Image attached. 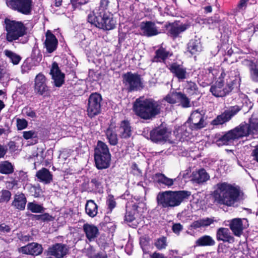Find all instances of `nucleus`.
<instances>
[{
  "instance_id": "62",
  "label": "nucleus",
  "mask_w": 258,
  "mask_h": 258,
  "mask_svg": "<svg viewBox=\"0 0 258 258\" xmlns=\"http://www.w3.org/2000/svg\"><path fill=\"white\" fill-rule=\"evenodd\" d=\"M150 258H167L163 253L154 252L150 255Z\"/></svg>"
},
{
  "instance_id": "6",
  "label": "nucleus",
  "mask_w": 258,
  "mask_h": 258,
  "mask_svg": "<svg viewBox=\"0 0 258 258\" xmlns=\"http://www.w3.org/2000/svg\"><path fill=\"white\" fill-rule=\"evenodd\" d=\"M88 21L96 27L104 30L113 29L116 26V21L114 19L113 14L107 13L100 16H95L94 14H89Z\"/></svg>"
},
{
  "instance_id": "45",
  "label": "nucleus",
  "mask_w": 258,
  "mask_h": 258,
  "mask_svg": "<svg viewBox=\"0 0 258 258\" xmlns=\"http://www.w3.org/2000/svg\"><path fill=\"white\" fill-rule=\"evenodd\" d=\"M49 151H47V152L45 153L44 155V151L43 149H37L36 152L33 154V156L34 157H36L38 162L41 163L45 159L46 154L47 153H49Z\"/></svg>"
},
{
  "instance_id": "38",
  "label": "nucleus",
  "mask_w": 258,
  "mask_h": 258,
  "mask_svg": "<svg viewBox=\"0 0 258 258\" xmlns=\"http://www.w3.org/2000/svg\"><path fill=\"white\" fill-rule=\"evenodd\" d=\"M14 172V166L8 161L0 162V173L9 174Z\"/></svg>"
},
{
  "instance_id": "16",
  "label": "nucleus",
  "mask_w": 258,
  "mask_h": 258,
  "mask_svg": "<svg viewBox=\"0 0 258 258\" xmlns=\"http://www.w3.org/2000/svg\"><path fill=\"white\" fill-rule=\"evenodd\" d=\"M165 27L167 30L168 35L173 38H176L180 33L188 29L189 25L187 23L173 22L167 24Z\"/></svg>"
},
{
  "instance_id": "32",
  "label": "nucleus",
  "mask_w": 258,
  "mask_h": 258,
  "mask_svg": "<svg viewBox=\"0 0 258 258\" xmlns=\"http://www.w3.org/2000/svg\"><path fill=\"white\" fill-rule=\"evenodd\" d=\"M27 199L24 194L21 193L16 194L12 205L20 210H24L25 208Z\"/></svg>"
},
{
  "instance_id": "26",
  "label": "nucleus",
  "mask_w": 258,
  "mask_h": 258,
  "mask_svg": "<svg viewBox=\"0 0 258 258\" xmlns=\"http://www.w3.org/2000/svg\"><path fill=\"white\" fill-rule=\"evenodd\" d=\"M107 176L99 172L96 176L91 179V183L99 191H102L104 185L106 183Z\"/></svg>"
},
{
  "instance_id": "48",
  "label": "nucleus",
  "mask_w": 258,
  "mask_h": 258,
  "mask_svg": "<svg viewBox=\"0 0 258 258\" xmlns=\"http://www.w3.org/2000/svg\"><path fill=\"white\" fill-rule=\"evenodd\" d=\"M196 245L197 246H203L210 245V236H204L199 238L196 241Z\"/></svg>"
},
{
  "instance_id": "25",
  "label": "nucleus",
  "mask_w": 258,
  "mask_h": 258,
  "mask_svg": "<svg viewBox=\"0 0 258 258\" xmlns=\"http://www.w3.org/2000/svg\"><path fill=\"white\" fill-rule=\"evenodd\" d=\"M38 180L44 184H49L53 180V175L49 170L45 168L39 170L36 173Z\"/></svg>"
},
{
  "instance_id": "37",
  "label": "nucleus",
  "mask_w": 258,
  "mask_h": 258,
  "mask_svg": "<svg viewBox=\"0 0 258 258\" xmlns=\"http://www.w3.org/2000/svg\"><path fill=\"white\" fill-rule=\"evenodd\" d=\"M85 212L91 217H94L98 213V206L93 200H89L85 206Z\"/></svg>"
},
{
  "instance_id": "36",
  "label": "nucleus",
  "mask_w": 258,
  "mask_h": 258,
  "mask_svg": "<svg viewBox=\"0 0 258 258\" xmlns=\"http://www.w3.org/2000/svg\"><path fill=\"white\" fill-rule=\"evenodd\" d=\"M109 3V0H100L98 7H96L93 13L90 14H94L95 16H100V15L109 13L107 11Z\"/></svg>"
},
{
  "instance_id": "52",
  "label": "nucleus",
  "mask_w": 258,
  "mask_h": 258,
  "mask_svg": "<svg viewBox=\"0 0 258 258\" xmlns=\"http://www.w3.org/2000/svg\"><path fill=\"white\" fill-rule=\"evenodd\" d=\"M22 112L26 115L31 118H36L37 117L36 112L31 108L24 107L22 110Z\"/></svg>"
},
{
  "instance_id": "23",
  "label": "nucleus",
  "mask_w": 258,
  "mask_h": 258,
  "mask_svg": "<svg viewBox=\"0 0 258 258\" xmlns=\"http://www.w3.org/2000/svg\"><path fill=\"white\" fill-rule=\"evenodd\" d=\"M154 181L157 182L159 185L170 188L172 187L174 182L176 181V178H170L167 177L165 174L161 173H157L153 176Z\"/></svg>"
},
{
  "instance_id": "27",
  "label": "nucleus",
  "mask_w": 258,
  "mask_h": 258,
  "mask_svg": "<svg viewBox=\"0 0 258 258\" xmlns=\"http://www.w3.org/2000/svg\"><path fill=\"white\" fill-rule=\"evenodd\" d=\"M209 178L208 174L204 169L193 171L190 175L191 180L195 183H201L206 181Z\"/></svg>"
},
{
  "instance_id": "31",
  "label": "nucleus",
  "mask_w": 258,
  "mask_h": 258,
  "mask_svg": "<svg viewBox=\"0 0 258 258\" xmlns=\"http://www.w3.org/2000/svg\"><path fill=\"white\" fill-rule=\"evenodd\" d=\"M172 55L169 51L165 48L160 47L155 51V55L152 59L153 62H163L169 56Z\"/></svg>"
},
{
  "instance_id": "44",
  "label": "nucleus",
  "mask_w": 258,
  "mask_h": 258,
  "mask_svg": "<svg viewBox=\"0 0 258 258\" xmlns=\"http://www.w3.org/2000/svg\"><path fill=\"white\" fill-rule=\"evenodd\" d=\"M178 103H179V105H181L183 108H188L191 106L189 99L181 92L179 93Z\"/></svg>"
},
{
  "instance_id": "46",
  "label": "nucleus",
  "mask_w": 258,
  "mask_h": 258,
  "mask_svg": "<svg viewBox=\"0 0 258 258\" xmlns=\"http://www.w3.org/2000/svg\"><path fill=\"white\" fill-rule=\"evenodd\" d=\"M31 57L36 62H39L41 60L42 54L38 48L34 47L33 48Z\"/></svg>"
},
{
  "instance_id": "17",
  "label": "nucleus",
  "mask_w": 258,
  "mask_h": 258,
  "mask_svg": "<svg viewBox=\"0 0 258 258\" xmlns=\"http://www.w3.org/2000/svg\"><path fill=\"white\" fill-rule=\"evenodd\" d=\"M168 68L173 76L179 81H183L187 78L186 68L182 64L173 62L169 64Z\"/></svg>"
},
{
  "instance_id": "60",
  "label": "nucleus",
  "mask_w": 258,
  "mask_h": 258,
  "mask_svg": "<svg viewBox=\"0 0 258 258\" xmlns=\"http://www.w3.org/2000/svg\"><path fill=\"white\" fill-rule=\"evenodd\" d=\"M248 1V0H240L237 6V8L238 10H241L245 9Z\"/></svg>"
},
{
  "instance_id": "28",
  "label": "nucleus",
  "mask_w": 258,
  "mask_h": 258,
  "mask_svg": "<svg viewBox=\"0 0 258 258\" xmlns=\"http://www.w3.org/2000/svg\"><path fill=\"white\" fill-rule=\"evenodd\" d=\"M116 127L114 123H111L106 131L105 134L108 142L111 145L115 146L118 143Z\"/></svg>"
},
{
  "instance_id": "29",
  "label": "nucleus",
  "mask_w": 258,
  "mask_h": 258,
  "mask_svg": "<svg viewBox=\"0 0 258 258\" xmlns=\"http://www.w3.org/2000/svg\"><path fill=\"white\" fill-rule=\"evenodd\" d=\"M83 230L90 241L94 240L99 234L98 228L94 225L85 224L83 225Z\"/></svg>"
},
{
  "instance_id": "61",
  "label": "nucleus",
  "mask_w": 258,
  "mask_h": 258,
  "mask_svg": "<svg viewBox=\"0 0 258 258\" xmlns=\"http://www.w3.org/2000/svg\"><path fill=\"white\" fill-rule=\"evenodd\" d=\"M199 222H200V225H201V227L208 226L210 225V219L209 218L200 219Z\"/></svg>"
},
{
  "instance_id": "8",
  "label": "nucleus",
  "mask_w": 258,
  "mask_h": 258,
  "mask_svg": "<svg viewBox=\"0 0 258 258\" xmlns=\"http://www.w3.org/2000/svg\"><path fill=\"white\" fill-rule=\"evenodd\" d=\"M247 125H241V123L233 130H231L223 135L219 140L223 145H228L234 140L243 137L247 136Z\"/></svg>"
},
{
  "instance_id": "57",
  "label": "nucleus",
  "mask_w": 258,
  "mask_h": 258,
  "mask_svg": "<svg viewBox=\"0 0 258 258\" xmlns=\"http://www.w3.org/2000/svg\"><path fill=\"white\" fill-rule=\"evenodd\" d=\"M90 0H71L72 5L75 7H77L82 5L87 4Z\"/></svg>"
},
{
  "instance_id": "5",
  "label": "nucleus",
  "mask_w": 258,
  "mask_h": 258,
  "mask_svg": "<svg viewBox=\"0 0 258 258\" xmlns=\"http://www.w3.org/2000/svg\"><path fill=\"white\" fill-rule=\"evenodd\" d=\"M94 160L98 169L107 168L110 166L111 155L107 146L99 141L95 149Z\"/></svg>"
},
{
  "instance_id": "2",
  "label": "nucleus",
  "mask_w": 258,
  "mask_h": 258,
  "mask_svg": "<svg viewBox=\"0 0 258 258\" xmlns=\"http://www.w3.org/2000/svg\"><path fill=\"white\" fill-rule=\"evenodd\" d=\"M135 114L144 119H152L160 114L161 103L151 98L140 97L135 101L133 106Z\"/></svg>"
},
{
  "instance_id": "41",
  "label": "nucleus",
  "mask_w": 258,
  "mask_h": 258,
  "mask_svg": "<svg viewBox=\"0 0 258 258\" xmlns=\"http://www.w3.org/2000/svg\"><path fill=\"white\" fill-rule=\"evenodd\" d=\"M241 125H247V136L250 134L256 135L258 137V120L254 122H251L249 124L245 122L242 123Z\"/></svg>"
},
{
  "instance_id": "34",
  "label": "nucleus",
  "mask_w": 258,
  "mask_h": 258,
  "mask_svg": "<svg viewBox=\"0 0 258 258\" xmlns=\"http://www.w3.org/2000/svg\"><path fill=\"white\" fill-rule=\"evenodd\" d=\"M187 50L192 54H195L202 50L200 40L195 38L191 39L187 44Z\"/></svg>"
},
{
  "instance_id": "20",
  "label": "nucleus",
  "mask_w": 258,
  "mask_h": 258,
  "mask_svg": "<svg viewBox=\"0 0 258 258\" xmlns=\"http://www.w3.org/2000/svg\"><path fill=\"white\" fill-rule=\"evenodd\" d=\"M48 254L56 258H62L68 253V249L65 244L56 243L48 249Z\"/></svg>"
},
{
  "instance_id": "11",
  "label": "nucleus",
  "mask_w": 258,
  "mask_h": 258,
  "mask_svg": "<svg viewBox=\"0 0 258 258\" xmlns=\"http://www.w3.org/2000/svg\"><path fill=\"white\" fill-rule=\"evenodd\" d=\"M123 83L128 91H137L143 88L141 78L137 74L128 72L122 76Z\"/></svg>"
},
{
  "instance_id": "3",
  "label": "nucleus",
  "mask_w": 258,
  "mask_h": 258,
  "mask_svg": "<svg viewBox=\"0 0 258 258\" xmlns=\"http://www.w3.org/2000/svg\"><path fill=\"white\" fill-rule=\"evenodd\" d=\"M191 192L186 190H166L159 192L156 197L158 206L169 209L178 206L184 200L188 199Z\"/></svg>"
},
{
  "instance_id": "19",
  "label": "nucleus",
  "mask_w": 258,
  "mask_h": 258,
  "mask_svg": "<svg viewBox=\"0 0 258 258\" xmlns=\"http://www.w3.org/2000/svg\"><path fill=\"white\" fill-rule=\"evenodd\" d=\"M50 74L55 86L59 87L63 84L64 74L61 72L56 62L52 64Z\"/></svg>"
},
{
  "instance_id": "42",
  "label": "nucleus",
  "mask_w": 258,
  "mask_h": 258,
  "mask_svg": "<svg viewBox=\"0 0 258 258\" xmlns=\"http://www.w3.org/2000/svg\"><path fill=\"white\" fill-rule=\"evenodd\" d=\"M180 92H170L163 99L169 104H174L178 103V100Z\"/></svg>"
},
{
  "instance_id": "55",
  "label": "nucleus",
  "mask_w": 258,
  "mask_h": 258,
  "mask_svg": "<svg viewBox=\"0 0 258 258\" xmlns=\"http://www.w3.org/2000/svg\"><path fill=\"white\" fill-rule=\"evenodd\" d=\"M187 89L188 92L190 94H196L197 92V85L192 82L188 83Z\"/></svg>"
},
{
  "instance_id": "40",
  "label": "nucleus",
  "mask_w": 258,
  "mask_h": 258,
  "mask_svg": "<svg viewBox=\"0 0 258 258\" xmlns=\"http://www.w3.org/2000/svg\"><path fill=\"white\" fill-rule=\"evenodd\" d=\"M5 55L9 59L10 61L14 65L18 64L21 60V57L11 50L6 49L4 52Z\"/></svg>"
},
{
  "instance_id": "35",
  "label": "nucleus",
  "mask_w": 258,
  "mask_h": 258,
  "mask_svg": "<svg viewBox=\"0 0 258 258\" xmlns=\"http://www.w3.org/2000/svg\"><path fill=\"white\" fill-rule=\"evenodd\" d=\"M217 237L218 240L224 242L232 243L234 242V238L230 235L229 230L227 228H222L218 230L217 233Z\"/></svg>"
},
{
  "instance_id": "9",
  "label": "nucleus",
  "mask_w": 258,
  "mask_h": 258,
  "mask_svg": "<svg viewBox=\"0 0 258 258\" xmlns=\"http://www.w3.org/2000/svg\"><path fill=\"white\" fill-rule=\"evenodd\" d=\"M101 95L97 93H92L88 98L87 113L89 117L92 118L101 112Z\"/></svg>"
},
{
  "instance_id": "54",
  "label": "nucleus",
  "mask_w": 258,
  "mask_h": 258,
  "mask_svg": "<svg viewBox=\"0 0 258 258\" xmlns=\"http://www.w3.org/2000/svg\"><path fill=\"white\" fill-rule=\"evenodd\" d=\"M107 205L110 211L116 206V202L112 195H109L107 200Z\"/></svg>"
},
{
  "instance_id": "47",
  "label": "nucleus",
  "mask_w": 258,
  "mask_h": 258,
  "mask_svg": "<svg viewBox=\"0 0 258 258\" xmlns=\"http://www.w3.org/2000/svg\"><path fill=\"white\" fill-rule=\"evenodd\" d=\"M11 197V193L8 190H3L0 196V203L8 202Z\"/></svg>"
},
{
  "instance_id": "15",
  "label": "nucleus",
  "mask_w": 258,
  "mask_h": 258,
  "mask_svg": "<svg viewBox=\"0 0 258 258\" xmlns=\"http://www.w3.org/2000/svg\"><path fill=\"white\" fill-rule=\"evenodd\" d=\"M240 110V107L237 105L232 106L228 109L225 110L222 114L218 115L214 119L211 124L217 125L223 124V123L229 121L233 116L236 115L237 112Z\"/></svg>"
},
{
  "instance_id": "24",
  "label": "nucleus",
  "mask_w": 258,
  "mask_h": 258,
  "mask_svg": "<svg viewBox=\"0 0 258 258\" xmlns=\"http://www.w3.org/2000/svg\"><path fill=\"white\" fill-rule=\"evenodd\" d=\"M45 47L48 53H52L57 48L58 41L55 36L50 31H47L45 35Z\"/></svg>"
},
{
  "instance_id": "13",
  "label": "nucleus",
  "mask_w": 258,
  "mask_h": 258,
  "mask_svg": "<svg viewBox=\"0 0 258 258\" xmlns=\"http://www.w3.org/2000/svg\"><path fill=\"white\" fill-rule=\"evenodd\" d=\"M7 5L13 10L25 15H29L32 10L33 0H8Z\"/></svg>"
},
{
  "instance_id": "51",
  "label": "nucleus",
  "mask_w": 258,
  "mask_h": 258,
  "mask_svg": "<svg viewBox=\"0 0 258 258\" xmlns=\"http://www.w3.org/2000/svg\"><path fill=\"white\" fill-rule=\"evenodd\" d=\"M155 245L157 248L159 250L165 248L167 246L166 238L162 237L158 239L155 242Z\"/></svg>"
},
{
  "instance_id": "59",
  "label": "nucleus",
  "mask_w": 258,
  "mask_h": 258,
  "mask_svg": "<svg viewBox=\"0 0 258 258\" xmlns=\"http://www.w3.org/2000/svg\"><path fill=\"white\" fill-rule=\"evenodd\" d=\"M53 220V217L49 215L48 213H44L41 214V221L42 222H48Z\"/></svg>"
},
{
  "instance_id": "21",
  "label": "nucleus",
  "mask_w": 258,
  "mask_h": 258,
  "mask_svg": "<svg viewBox=\"0 0 258 258\" xmlns=\"http://www.w3.org/2000/svg\"><path fill=\"white\" fill-rule=\"evenodd\" d=\"M243 66L249 68L251 80L258 82V61L254 60L244 59L241 61Z\"/></svg>"
},
{
  "instance_id": "12",
  "label": "nucleus",
  "mask_w": 258,
  "mask_h": 258,
  "mask_svg": "<svg viewBox=\"0 0 258 258\" xmlns=\"http://www.w3.org/2000/svg\"><path fill=\"white\" fill-rule=\"evenodd\" d=\"M171 135V132L162 125L150 132V139L154 143H164L169 139Z\"/></svg>"
},
{
  "instance_id": "7",
  "label": "nucleus",
  "mask_w": 258,
  "mask_h": 258,
  "mask_svg": "<svg viewBox=\"0 0 258 258\" xmlns=\"http://www.w3.org/2000/svg\"><path fill=\"white\" fill-rule=\"evenodd\" d=\"M205 111L198 108L193 111L186 123H189V128L191 130H198L204 127L206 125Z\"/></svg>"
},
{
  "instance_id": "58",
  "label": "nucleus",
  "mask_w": 258,
  "mask_h": 258,
  "mask_svg": "<svg viewBox=\"0 0 258 258\" xmlns=\"http://www.w3.org/2000/svg\"><path fill=\"white\" fill-rule=\"evenodd\" d=\"M251 156L253 157V160L258 164V144L252 150Z\"/></svg>"
},
{
  "instance_id": "14",
  "label": "nucleus",
  "mask_w": 258,
  "mask_h": 258,
  "mask_svg": "<svg viewBox=\"0 0 258 258\" xmlns=\"http://www.w3.org/2000/svg\"><path fill=\"white\" fill-rule=\"evenodd\" d=\"M34 90L36 94L43 97L48 96L50 91L46 85V78L42 73L38 74L35 78Z\"/></svg>"
},
{
  "instance_id": "50",
  "label": "nucleus",
  "mask_w": 258,
  "mask_h": 258,
  "mask_svg": "<svg viewBox=\"0 0 258 258\" xmlns=\"http://www.w3.org/2000/svg\"><path fill=\"white\" fill-rule=\"evenodd\" d=\"M23 137L26 140L37 138L38 137L37 132L34 130L24 131L23 132Z\"/></svg>"
},
{
  "instance_id": "39",
  "label": "nucleus",
  "mask_w": 258,
  "mask_h": 258,
  "mask_svg": "<svg viewBox=\"0 0 258 258\" xmlns=\"http://www.w3.org/2000/svg\"><path fill=\"white\" fill-rule=\"evenodd\" d=\"M27 209L32 213H43L45 209L42 205L38 204L36 202H29L27 204Z\"/></svg>"
},
{
  "instance_id": "63",
  "label": "nucleus",
  "mask_w": 258,
  "mask_h": 258,
  "mask_svg": "<svg viewBox=\"0 0 258 258\" xmlns=\"http://www.w3.org/2000/svg\"><path fill=\"white\" fill-rule=\"evenodd\" d=\"M7 151L6 147L2 146L0 144V158H3L6 155Z\"/></svg>"
},
{
  "instance_id": "10",
  "label": "nucleus",
  "mask_w": 258,
  "mask_h": 258,
  "mask_svg": "<svg viewBox=\"0 0 258 258\" xmlns=\"http://www.w3.org/2000/svg\"><path fill=\"white\" fill-rule=\"evenodd\" d=\"M223 75L222 73H221L220 76L218 78L215 84L211 87V92L213 95L217 97H222L232 91L233 86L232 81L227 82L226 86L222 89L223 86Z\"/></svg>"
},
{
  "instance_id": "49",
  "label": "nucleus",
  "mask_w": 258,
  "mask_h": 258,
  "mask_svg": "<svg viewBox=\"0 0 258 258\" xmlns=\"http://www.w3.org/2000/svg\"><path fill=\"white\" fill-rule=\"evenodd\" d=\"M6 185L7 188L10 189H17L18 188L19 182L15 179L10 178L9 180L6 181Z\"/></svg>"
},
{
  "instance_id": "43",
  "label": "nucleus",
  "mask_w": 258,
  "mask_h": 258,
  "mask_svg": "<svg viewBox=\"0 0 258 258\" xmlns=\"http://www.w3.org/2000/svg\"><path fill=\"white\" fill-rule=\"evenodd\" d=\"M26 188L30 194L35 198L40 197L42 194V189L39 186H34L29 184L26 185Z\"/></svg>"
},
{
  "instance_id": "53",
  "label": "nucleus",
  "mask_w": 258,
  "mask_h": 258,
  "mask_svg": "<svg viewBox=\"0 0 258 258\" xmlns=\"http://www.w3.org/2000/svg\"><path fill=\"white\" fill-rule=\"evenodd\" d=\"M28 126V121L25 119H17V127L18 130H22Z\"/></svg>"
},
{
  "instance_id": "30",
  "label": "nucleus",
  "mask_w": 258,
  "mask_h": 258,
  "mask_svg": "<svg viewBox=\"0 0 258 258\" xmlns=\"http://www.w3.org/2000/svg\"><path fill=\"white\" fill-rule=\"evenodd\" d=\"M119 135L121 138L127 139L132 135V129L130 123L127 120L121 121L118 129Z\"/></svg>"
},
{
  "instance_id": "33",
  "label": "nucleus",
  "mask_w": 258,
  "mask_h": 258,
  "mask_svg": "<svg viewBox=\"0 0 258 258\" xmlns=\"http://www.w3.org/2000/svg\"><path fill=\"white\" fill-rule=\"evenodd\" d=\"M229 226L235 235L240 236L242 234L243 227L241 219L235 218L232 220Z\"/></svg>"
},
{
  "instance_id": "56",
  "label": "nucleus",
  "mask_w": 258,
  "mask_h": 258,
  "mask_svg": "<svg viewBox=\"0 0 258 258\" xmlns=\"http://www.w3.org/2000/svg\"><path fill=\"white\" fill-rule=\"evenodd\" d=\"M172 229L174 233L179 235L180 232L183 229V226L180 223L174 224L172 226Z\"/></svg>"
},
{
  "instance_id": "18",
  "label": "nucleus",
  "mask_w": 258,
  "mask_h": 258,
  "mask_svg": "<svg viewBox=\"0 0 258 258\" xmlns=\"http://www.w3.org/2000/svg\"><path fill=\"white\" fill-rule=\"evenodd\" d=\"M140 28L142 34L145 36L152 37L160 33L155 24L151 21L142 22Z\"/></svg>"
},
{
  "instance_id": "1",
  "label": "nucleus",
  "mask_w": 258,
  "mask_h": 258,
  "mask_svg": "<svg viewBox=\"0 0 258 258\" xmlns=\"http://www.w3.org/2000/svg\"><path fill=\"white\" fill-rule=\"evenodd\" d=\"M214 191L215 201L220 204L232 206L239 200L240 190L238 186L227 182L218 183Z\"/></svg>"
},
{
  "instance_id": "4",
  "label": "nucleus",
  "mask_w": 258,
  "mask_h": 258,
  "mask_svg": "<svg viewBox=\"0 0 258 258\" xmlns=\"http://www.w3.org/2000/svg\"><path fill=\"white\" fill-rule=\"evenodd\" d=\"M4 23L8 41L12 42L19 40L20 38H22L20 42L22 43L28 41V38L24 37L27 33V28L22 22L6 18Z\"/></svg>"
},
{
  "instance_id": "64",
  "label": "nucleus",
  "mask_w": 258,
  "mask_h": 258,
  "mask_svg": "<svg viewBox=\"0 0 258 258\" xmlns=\"http://www.w3.org/2000/svg\"><path fill=\"white\" fill-rule=\"evenodd\" d=\"M190 227L194 229H196L199 228H201V225H200L199 220L193 222L192 224L190 225Z\"/></svg>"
},
{
  "instance_id": "22",
  "label": "nucleus",
  "mask_w": 258,
  "mask_h": 258,
  "mask_svg": "<svg viewBox=\"0 0 258 258\" xmlns=\"http://www.w3.org/2000/svg\"><path fill=\"white\" fill-rule=\"evenodd\" d=\"M43 251V248L41 244L32 242L26 246H22L19 249V251L24 254L38 255L40 254Z\"/></svg>"
}]
</instances>
